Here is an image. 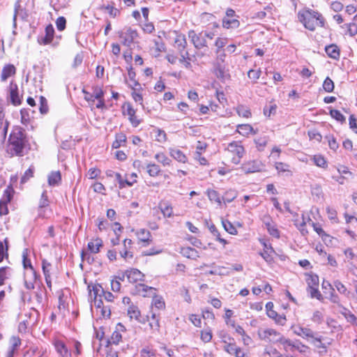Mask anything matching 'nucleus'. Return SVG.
Instances as JSON below:
<instances>
[{"label":"nucleus","mask_w":357,"mask_h":357,"mask_svg":"<svg viewBox=\"0 0 357 357\" xmlns=\"http://www.w3.org/2000/svg\"><path fill=\"white\" fill-rule=\"evenodd\" d=\"M29 143L26 131L20 126H15L8 138L7 152L11 156L22 157L26 154Z\"/></svg>","instance_id":"f257e3e1"},{"label":"nucleus","mask_w":357,"mask_h":357,"mask_svg":"<svg viewBox=\"0 0 357 357\" xmlns=\"http://www.w3.org/2000/svg\"><path fill=\"white\" fill-rule=\"evenodd\" d=\"M298 20L303 24L304 27L311 31L316 29L317 26L324 27L325 19L318 11L310 8H305L298 13Z\"/></svg>","instance_id":"f03ea898"},{"label":"nucleus","mask_w":357,"mask_h":357,"mask_svg":"<svg viewBox=\"0 0 357 357\" xmlns=\"http://www.w3.org/2000/svg\"><path fill=\"white\" fill-rule=\"evenodd\" d=\"M226 151L233 155L231 162L235 165H238L241 162V160L245 153L244 147L241 145V142L236 141L229 143Z\"/></svg>","instance_id":"7ed1b4c3"},{"label":"nucleus","mask_w":357,"mask_h":357,"mask_svg":"<svg viewBox=\"0 0 357 357\" xmlns=\"http://www.w3.org/2000/svg\"><path fill=\"white\" fill-rule=\"evenodd\" d=\"M118 35L121 39V43L127 47H130L138 38V33L137 30L130 26L126 27L123 30L119 31Z\"/></svg>","instance_id":"20e7f679"},{"label":"nucleus","mask_w":357,"mask_h":357,"mask_svg":"<svg viewBox=\"0 0 357 357\" xmlns=\"http://www.w3.org/2000/svg\"><path fill=\"white\" fill-rule=\"evenodd\" d=\"M260 340L269 343H276L280 340L281 334L273 328L259 329L257 331Z\"/></svg>","instance_id":"39448f33"},{"label":"nucleus","mask_w":357,"mask_h":357,"mask_svg":"<svg viewBox=\"0 0 357 357\" xmlns=\"http://www.w3.org/2000/svg\"><path fill=\"white\" fill-rule=\"evenodd\" d=\"M241 169L245 174H248L264 171L265 165L259 160H253L243 163Z\"/></svg>","instance_id":"423d86ee"},{"label":"nucleus","mask_w":357,"mask_h":357,"mask_svg":"<svg viewBox=\"0 0 357 357\" xmlns=\"http://www.w3.org/2000/svg\"><path fill=\"white\" fill-rule=\"evenodd\" d=\"M188 37L197 49H202L207 46V42L204 35V31L197 33L195 31L190 30L188 32Z\"/></svg>","instance_id":"0eeeda50"},{"label":"nucleus","mask_w":357,"mask_h":357,"mask_svg":"<svg viewBox=\"0 0 357 357\" xmlns=\"http://www.w3.org/2000/svg\"><path fill=\"white\" fill-rule=\"evenodd\" d=\"M155 289L149 287L142 283L137 284L132 289L131 293L133 295H137L143 297H150L155 294Z\"/></svg>","instance_id":"6e6552de"},{"label":"nucleus","mask_w":357,"mask_h":357,"mask_svg":"<svg viewBox=\"0 0 357 357\" xmlns=\"http://www.w3.org/2000/svg\"><path fill=\"white\" fill-rule=\"evenodd\" d=\"M123 115H128V119L132 124V126L135 128L137 127L142 121L137 118L135 115L136 110L132 107L130 103L127 102L123 106Z\"/></svg>","instance_id":"1a4fd4ad"},{"label":"nucleus","mask_w":357,"mask_h":357,"mask_svg":"<svg viewBox=\"0 0 357 357\" xmlns=\"http://www.w3.org/2000/svg\"><path fill=\"white\" fill-rule=\"evenodd\" d=\"M8 91L10 103L14 106L20 105L22 101V96L19 95L17 84L11 82L9 84Z\"/></svg>","instance_id":"9d476101"},{"label":"nucleus","mask_w":357,"mask_h":357,"mask_svg":"<svg viewBox=\"0 0 357 357\" xmlns=\"http://www.w3.org/2000/svg\"><path fill=\"white\" fill-rule=\"evenodd\" d=\"M126 278L129 282L136 283L144 280V275L137 268H130L126 270Z\"/></svg>","instance_id":"9b49d317"},{"label":"nucleus","mask_w":357,"mask_h":357,"mask_svg":"<svg viewBox=\"0 0 357 357\" xmlns=\"http://www.w3.org/2000/svg\"><path fill=\"white\" fill-rule=\"evenodd\" d=\"M137 236L138 239L144 243V246H147L152 242L151 234L147 229H140L137 232Z\"/></svg>","instance_id":"f8f14e48"},{"label":"nucleus","mask_w":357,"mask_h":357,"mask_svg":"<svg viewBox=\"0 0 357 357\" xmlns=\"http://www.w3.org/2000/svg\"><path fill=\"white\" fill-rule=\"evenodd\" d=\"M56 352L59 354L60 357H70L71 353L67 349L63 342L61 340H56L54 343Z\"/></svg>","instance_id":"ddd939ff"},{"label":"nucleus","mask_w":357,"mask_h":357,"mask_svg":"<svg viewBox=\"0 0 357 357\" xmlns=\"http://www.w3.org/2000/svg\"><path fill=\"white\" fill-rule=\"evenodd\" d=\"M16 73V68L13 64H7L3 66L1 74V80L5 82L8 77Z\"/></svg>","instance_id":"4468645a"},{"label":"nucleus","mask_w":357,"mask_h":357,"mask_svg":"<svg viewBox=\"0 0 357 357\" xmlns=\"http://www.w3.org/2000/svg\"><path fill=\"white\" fill-rule=\"evenodd\" d=\"M325 52L327 55L333 59L338 60L340 56V50L335 44L326 46Z\"/></svg>","instance_id":"2eb2a0df"},{"label":"nucleus","mask_w":357,"mask_h":357,"mask_svg":"<svg viewBox=\"0 0 357 357\" xmlns=\"http://www.w3.org/2000/svg\"><path fill=\"white\" fill-rule=\"evenodd\" d=\"M180 253L183 257L191 259H197L198 257H199L198 251L191 247L182 248L181 249Z\"/></svg>","instance_id":"dca6fc26"},{"label":"nucleus","mask_w":357,"mask_h":357,"mask_svg":"<svg viewBox=\"0 0 357 357\" xmlns=\"http://www.w3.org/2000/svg\"><path fill=\"white\" fill-rule=\"evenodd\" d=\"M54 35V29L52 24H48L45 28V36L41 38L43 45H47L52 43Z\"/></svg>","instance_id":"f3484780"},{"label":"nucleus","mask_w":357,"mask_h":357,"mask_svg":"<svg viewBox=\"0 0 357 357\" xmlns=\"http://www.w3.org/2000/svg\"><path fill=\"white\" fill-rule=\"evenodd\" d=\"M214 73L215 76L222 81H225L229 77V75L225 71V67L219 63L215 66Z\"/></svg>","instance_id":"a211bd4d"},{"label":"nucleus","mask_w":357,"mask_h":357,"mask_svg":"<svg viewBox=\"0 0 357 357\" xmlns=\"http://www.w3.org/2000/svg\"><path fill=\"white\" fill-rule=\"evenodd\" d=\"M149 326L153 332H160V317L155 312H152L151 319L148 318Z\"/></svg>","instance_id":"6ab92c4d"},{"label":"nucleus","mask_w":357,"mask_h":357,"mask_svg":"<svg viewBox=\"0 0 357 357\" xmlns=\"http://www.w3.org/2000/svg\"><path fill=\"white\" fill-rule=\"evenodd\" d=\"M5 114L3 112V109L2 106H0V129L3 128L2 131V137L3 139H6L7 135V132L9 126V122L8 121H4Z\"/></svg>","instance_id":"aec40b11"},{"label":"nucleus","mask_w":357,"mask_h":357,"mask_svg":"<svg viewBox=\"0 0 357 357\" xmlns=\"http://www.w3.org/2000/svg\"><path fill=\"white\" fill-rule=\"evenodd\" d=\"M61 181V175L59 171L52 172L48 176V184L51 186L58 185Z\"/></svg>","instance_id":"412c9836"},{"label":"nucleus","mask_w":357,"mask_h":357,"mask_svg":"<svg viewBox=\"0 0 357 357\" xmlns=\"http://www.w3.org/2000/svg\"><path fill=\"white\" fill-rule=\"evenodd\" d=\"M236 131L243 136H247L249 134H256L253 128L250 124H239L237 126Z\"/></svg>","instance_id":"4be33fe9"},{"label":"nucleus","mask_w":357,"mask_h":357,"mask_svg":"<svg viewBox=\"0 0 357 357\" xmlns=\"http://www.w3.org/2000/svg\"><path fill=\"white\" fill-rule=\"evenodd\" d=\"M11 276V268L8 266L0 267V287L5 284V281Z\"/></svg>","instance_id":"5701e85b"},{"label":"nucleus","mask_w":357,"mask_h":357,"mask_svg":"<svg viewBox=\"0 0 357 357\" xmlns=\"http://www.w3.org/2000/svg\"><path fill=\"white\" fill-rule=\"evenodd\" d=\"M175 45L180 53H182L187 45V41L184 35H178L174 40Z\"/></svg>","instance_id":"b1692460"},{"label":"nucleus","mask_w":357,"mask_h":357,"mask_svg":"<svg viewBox=\"0 0 357 357\" xmlns=\"http://www.w3.org/2000/svg\"><path fill=\"white\" fill-rule=\"evenodd\" d=\"M88 249L92 253H98L100 251V248L102 246V241L97 238L93 241L88 243Z\"/></svg>","instance_id":"393cba45"},{"label":"nucleus","mask_w":357,"mask_h":357,"mask_svg":"<svg viewBox=\"0 0 357 357\" xmlns=\"http://www.w3.org/2000/svg\"><path fill=\"white\" fill-rule=\"evenodd\" d=\"M278 342L283 345L284 349L287 351H294L295 343L291 341L289 339H286L283 335H281Z\"/></svg>","instance_id":"a878e982"},{"label":"nucleus","mask_w":357,"mask_h":357,"mask_svg":"<svg viewBox=\"0 0 357 357\" xmlns=\"http://www.w3.org/2000/svg\"><path fill=\"white\" fill-rule=\"evenodd\" d=\"M126 136L124 133L120 132L116 135V139L112 143L113 149H118L121 146H124L126 142Z\"/></svg>","instance_id":"bb28decb"},{"label":"nucleus","mask_w":357,"mask_h":357,"mask_svg":"<svg viewBox=\"0 0 357 357\" xmlns=\"http://www.w3.org/2000/svg\"><path fill=\"white\" fill-rule=\"evenodd\" d=\"M115 177L119 184V188L122 189L125 188L126 185L131 187L134 185V183H137V180H134L132 181H130L128 179H123L120 173L116 172L115 174Z\"/></svg>","instance_id":"cd10ccee"},{"label":"nucleus","mask_w":357,"mask_h":357,"mask_svg":"<svg viewBox=\"0 0 357 357\" xmlns=\"http://www.w3.org/2000/svg\"><path fill=\"white\" fill-rule=\"evenodd\" d=\"M341 313L348 322L357 326V317L350 310L343 307V311Z\"/></svg>","instance_id":"c85d7f7f"},{"label":"nucleus","mask_w":357,"mask_h":357,"mask_svg":"<svg viewBox=\"0 0 357 357\" xmlns=\"http://www.w3.org/2000/svg\"><path fill=\"white\" fill-rule=\"evenodd\" d=\"M170 155L174 159L178 162L185 163L187 161V157L179 149H171Z\"/></svg>","instance_id":"c756f323"},{"label":"nucleus","mask_w":357,"mask_h":357,"mask_svg":"<svg viewBox=\"0 0 357 357\" xmlns=\"http://www.w3.org/2000/svg\"><path fill=\"white\" fill-rule=\"evenodd\" d=\"M207 195L210 201L213 202L218 205H220L222 203V198L220 195V194L215 190H207Z\"/></svg>","instance_id":"7c9ffc66"},{"label":"nucleus","mask_w":357,"mask_h":357,"mask_svg":"<svg viewBox=\"0 0 357 357\" xmlns=\"http://www.w3.org/2000/svg\"><path fill=\"white\" fill-rule=\"evenodd\" d=\"M128 315L130 319H135L138 321L141 322L139 320V317L141 315L140 311L136 305H131L128 309Z\"/></svg>","instance_id":"2f4dec72"},{"label":"nucleus","mask_w":357,"mask_h":357,"mask_svg":"<svg viewBox=\"0 0 357 357\" xmlns=\"http://www.w3.org/2000/svg\"><path fill=\"white\" fill-rule=\"evenodd\" d=\"M240 25L239 21L236 19L224 18L222 20V26L226 29L238 28Z\"/></svg>","instance_id":"473e14b6"},{"label":"nucleus","mask_w":357,"mask_h":357,"mask_svg":"<svg viewBox=\"0 0 357 357\" xmlns=\"http://www.w3.org/2000/svg\"><path fill=\"white\" fill-rule=\"evenodd\" d=\"M152 306L155 307L158 310H162L165 307V303L163 298L161 296H155V294L152 296Z\"/></svg>","instance_id":"72a5a7b5"},{"label":"nucleus","mask_w":357,"mask_h":357,"mask_svg":"<svg viewBox=\"0 0 357 357\" xmlns=\"http://www.w3.org/2000/svg\"><path fill=\"white\" fill-rule=\"evenodd\" d=\"M13 189L10 186H8L7 188L3 191V196L0 201H1L3 203H9L13 196Z\"/></svg>","instance_id":"f704fd0d"},{"label":"nucleus","mask_w":357,"mask_h":357,"mask_svg":"<svg viewBox=\"0 0 357 357\" xmlns=\"http://www.w3.org/2000/svg\"><path fill=\"white\" fill-rule=\"evenodd\" d=\"M146 169L149 176L152 177L157 176L160 172V167L155 163L148 164L146 166Z\"/></svg>","instance_id":"c9c22d12"},{"label":"nucleus","mask_w":357,"mask_h":357,"mask_svg":"<svg viewBox=\"0 0 357 357\" xmlns=\"http://www.w3.org/2000/svg\"><path fill=\"white\" fill-rule=\"evenodd\" d=\"M121 334L119 331H114L112 333L110 339L107 340V347H108L109 345L112 344H118L119 342L121 340Z\"/></svg>","instance_id":"e433bc0d"},{"label":"nucleus","mask_w":357,"mask_h":357,"mask_svg":"<svg viewBox=\"0 0 357 357\" xmlns=\"http://www.w3.org/2000/svg\"><path fill=\"white\" fill-rule=\"evenodd\" d=\"M306 282L307 288L319 287V277L317 275H309Z\"/></svg>","instance_id":"4c0bfd02"},{"label":"nucleus","mask_w":357,"mask_h":357,"mask_svg":"<svg viewBox=\"0 0 357 357\" xmlns=\"http://www.w3.org/2000/svg\"><path fill=\"white\" fill-rule=\"evenodd\" d=\"M160 210L165 217L170 218L173 214V208L172 206L167 203L160 204Z\"/></svg>","instance_id":"58836bf2"},{"label":"nucleus","mask_w":357,"mask_h":357,"mask_svg":"<svg viewBox=\"0 0 357 357\" xmlns=\"http://www.w3.org/2000/svg\"><path fill=\"white\" fill-rule=\"evenodd\" d=\"M39 100H40V107H39L40 112L42 114H46L49 111L47 100L43 96H40Z\"/></svg>","instance_id":"ea45409f"},{"label":"nucleus","mask_w":357,"mask_h":357,"mask_svg":"<svg viewBox=\"0 0 357 357\" xmlns=\"http://www.w3.org/2000/svg\"><path fill=\"white\" fill-rule=\"evenodd\" d=\"M323 89L324 90L326 91V92H328V93H331V92H333V90H334V82H333V80L327 77L325 80L324 81V83H323Z\"/></svg>","instance_id":"a19ab883"},{"label":"nucleus","mask_w":357,"mask_h":357,"mask_svg":"<svg viewBox=\"0 0 357 357\" xmlns=\"http://www.w3.org/2000/svg\"><path fill=\"white\" fill-rule=\"evenodd\" d=\"M330 114L333 119L342 123L346 121L344 116L337 109H331Z\"/></svg>","instance_id":"79ce46f5"},{"label":"nucleus","mask_w":357,"mask_h":357,"mask_svg":"<svg viewBox=\"0 0 357 357\" xmlns=\"http://www.w3.org/2000/svg\"><path fill=\"white\" fill-rule=\"evenodd\" d=\"M334 286L337 290L342 294L349 296L350 292L347 290V287L340 281L335 280L333 282Z\"/></svg>","instance_id":"37998d69"},{"label":"nucleus","mask_w":357,"mask_h":357,"mask_svg":"<svg viewBox=\"0 0 357 357\" xmlns=\"http://www.w3.org/2000/svg\"><path fill=\"white\" fill-rule=\"evenodd\" d=\"M237 196V193L235 190H227L225 195L222 197L225 202H231Z\"/></svg>","instance_id":"c03bdc74"},{"label":"nucleus","mask_w":357,"mask_h":357,"mask_svg":"<svg viewBox=\"0 0 357 357\" xmlns=\"http://www.w3.org/2000/svg\"><path fill=\"white\" fill-rule=\"evenodd\" d=\"M155 158L158 162L162 163L164 166L169 165L171 160L167 157L163 153H159L155 154Z\"/></svg>","instance_id":"a18cd8bd"},{"label":"nucleus","mask_w":357,"mask_h":357,"mask_svg":"<svg viewBox=\"0 0 357 357\" xmlns=\"http://www.w3.org/2000/svg\"><path fill=\"white\" fill-rule=\"evenodd\" d=\"M34 167L31 166L21 178V183H24L33 176Z\"/></svg>","instance_id":"49530a36"},{"label":"nucleus","mask_w":357,"mask_h":357,"mask_svg":"<svg viewBox=\"0 0 357 357\" xmlns=\"http://www.w3.org/2000/svg\"><path fill=\"white\" fill-rule=\"evenodd\" d=\"M307 292L312 298H316L319 301L323 300V296L318 289V287L307 288Z\"/></svg>","instance_id":"de8ad7c7"},{"label":"nucleus","mask_w":357,"mask_h":357,"mask_svg":"<svg viewBox=\"0 0 357 357\" xmlns=\"http://www.w3.org/2000/svg\"><path fill=\"white\" fill-rule=\"evenodd\" d=\"M261 74V71L260 69L253 70L251 69L248 73V76L250 79H252L255 83L259 79Z\"/></svg>","instance_id":"09e8293b"},{"label":"nucleus","mask_w":357,"mask_h":357,"mask_svg":"<svg viewBox=\"0 0 357 357\" xmlns=\"http://www.w3.org/2000/svg\"><path fill=\"white\" fill-rule=\"evenodd\" d=\"M23 266L24 268H29L31 271H32L34 280L36 279V273L31 265V260L27 258L26 255L25 254H23Z\"/></svg>","instance_id":"8fccbe9b"},{"label":"nucleus","mask_w":357,"mask_h":357,"mask_svg":"<svg viewBox=\"0 0 357 357\" xmlns=\"http://www.w3.org/2000/svg\"><path fill=\"white\" fill-rule=\"evenodd\" d=\"M313 160L317 166L323 168L327 167V163L325 158L321 155H315L313 158Z\"/></svg>","instance_id":"3c124183"},{"label":"nucleus","mask_w":357,"mask_h":357,"mask_svg":"<svg viewBox=\"0 0 357 357\" xmlns=\"http://www.w3.org/2000/svg\"><path fill=\"white\" fill-rule=\"evenodd\" d=\"M91 90L93 91L92 94L94 96L96 99H100L101 97H104V91L100 86L93 85L91 86Z\"/></svg>","instance_id":"603ef678"},{"label":"nucleus","mask_w":357,"mask_h":357,"mask_svg":"<svg viewBox=\"0 0 357 357\" xmlns=\"http://www.w3.org/2000/svg\"><path fill=\"white\" fill-rule=\"evenodd\" d=\"M222 225L225 229L231 234H236L237 230L234 225L228 220L222 221Z\"/></svg>","instance_id":"864d4df0"},{"label":"nucleus","mask_w":357,"mask_h":357,"mask_svg":"<svg viewBox=\"0 0 357 357\" xmlns=\"http://www.w3.org/2000/svg\"><path fill=\"white\" fill-rule=\"evenodd\" d=\"M48 205H49V200H48L47 192L43 191V192L41 195V198L39 202L38 208L40 210H41L42 208L47 206Z\"/></svg>","instance_id":"5fc2aeb1"},{"label":"nucleus","mask_w":357,"mask_h":357,"mask_svg":"<svg viewBox=\"0 0 357 357\" xmlns=\"http://www.w3.org/2000/svg\"><path fill=\"white\" fill-rule=\"evenodd\" d=\"M66 20L64 17H59L56 20V26L59 31H62L66 29Z\"/></svg>","instance_id":"6e6d98bb"},{"label":"nucleus","mask_w":357,"mask_h":357,"mask_svg":"<svg viewBox=\"0 0 357 357\" xmlns=\"http://www.w3.org/2000/svg\"><path fill=\"white\" fill-rule=\"evenodd\" d=\"M277 105L275 104L271 105L269 106H266L264 108V114L266 116H271L272 114H275L276 113Z\"/></svg>","instance_id":"4d7b16f0"},{"label":"nucleus","mask_w":357,"mask_h":357,"mask_svg":"<svg viewBox=\"0 0 357 357\" xmlns=\"http://www.w3.org/2000/svg\"><path fill=\"white\" fill-rule=\"evenodd\" d=\"M128 74L130 79L132 82V85H131L132 88H135L137 86H140L139 82L135 79L136 73L132 67H130V68L128 69Z\"/></svg>","instance_id":"13d9d810"},{"label":"nucleus","mask_w":357,"mask_h":357,"mask_svg":"<svg viewBox=\"0 0 357 357\" xmlns=\"http://www.w3.org/2000/svg\"><path fill=\"white\" fill-rule=\"evenodd\" d=\"M315 333L310 328L304 327L301 337L303 338H312L314 339Z\"/></svg>","instance_id":"bf43d9fd"},{"label":"nucleus","mask_w":357,"mask_h":357,"mask_svg":"<svg viewBox=\"0 0 357 357\" xmlns=\"http://www.w3.org/2000/svg\"><path fill=\"white\" fill-rule=\"evenodd\" d=\"M91 292H93L94 298H98V296L101 297L102 293H104V289L102 287V286L99 284H95L92 287V290L90 291Z\"/></svg>","instance_id":"052dcab7"},{"label":"nucleus","mask_w":357,"mask_h":357,"mask_svg":"<svg viewBox=\"0 0 357 357\" xmlns=\"http://www.w3.org/2000/svg\"><path fill=\"white\" fill-rule=\"evenodd\" d=\"M332 303L337 304L339 306H341L340 305V299L339 296L335 293V289L333 288L330 290L329 292V297L328 298Z\"/></svg>","instance_id":"680f3d73"},{"label":"nucleus","mask_w":357,"mask_h":357,"mask_svg":"<svg viewBox=\"0 0 357 357\" xmlns=\"http://www.w3.org/2000/svg\"><path fill=\"white\" fill-rule=\"evenodd\" d=\"M237 113L239 116L248 118L251 116L250 109L244 107L243 105L238 106L237 108Z\"/></svg>","instance_id":"e2e57ef3"},{"label":"nucleus","mask_w":357,"mask_h":357,"mask_svg":"<svg viewBox=\"0 0 357 357\" xmlns=\"http://www.w3.org/2000/svg\"><path fill=\"white\" fill-rule=\"evenodd\" d=\"M228 39L227 38H217L215 42V45L217 47V52H219V50L222 48L227 43Z\"/></svg>","instance_id":"0e129e2a"},{"label":"nucleus","mask_w":357,"mask_h":357,"mask_svg":"<svg viewBox=\"0 0 357 357\" xmlns=\"http://www.w3.org/2000/svg\"><path fill=\"white\" fill-rule=\"evenodd\" d=\"M105 8L108 11L109 15L113 17L120 15V10L113 6L107 5Z\"/></svg>","instance_id":"69168bd1"},{"label":"nucleus","mask_w":357,"mask_h":357,"mask_svg":"<svg viewBox=\"0 0 357 357\" xmlns=\"http://www.w3.org/2000/svg\"><path fill=\"white\" fill-rule=\"evenodd\" d=\"M347 27V32L351 36H354L357 34V25L355 23H349L345 24Z\"/></svg>","instance_id":"338daca9"},{"label":"nucleus","mask_w":357,"mask_h":357,"mask_svg":"<svg viewBox=\"0 0 357 357\" xmlns=\"http://www.w3.org/2000/svg\"><path fill=\"white\" fill-rule=\"evenodd\" d=\"M323 317L322 313L319 310H316L314 312L311 319L314 323L320 324L323 321Z\"/></svg>","instance_id":"774afa93"}]
</instances>
